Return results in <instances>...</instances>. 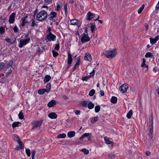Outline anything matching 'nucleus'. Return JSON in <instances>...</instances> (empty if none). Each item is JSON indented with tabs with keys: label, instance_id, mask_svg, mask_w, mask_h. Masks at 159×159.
Here are the masks:
<instances>
[{
	"label": "nucleus",
	"instance_id": "b1692460",
	"mask_svg": "<svg viewBox=\"0 0 159 159\" xmlns=\"http://www.w3.org/2000/svg\"><path fill=\"white\" fill-rule=\"evenodd\" d=\"M75 134V132L74 131L69 132L67 134V136L70 138L74 137Z\"/></svg>",
	"mask_w": 159,
	"mask_h": 159
},
{
	"label": "nucleus",
	"instance_id": "4be33fe9",
	"mask_svg": "<svg viewBox=\"0 0 159 159\" xmlns=\"http://www.w3.org/2000/svg\"><path fill=\"white\" fill-rule=\"evenodd\" d=\"M104 139L105 143L106 144H111V146H113V143L112 142L110 141L108 138L106 137H105Z\"/></svg>",
	"mask_w": 159,
	"mask_h": 159
},
{
	"label": "nucleus",
	"instance_id": "3c124183",
	"mask_svg": "<svg viewBox=\"0 0 159 159\" xmlns=\"http://www.w3.org/2000/svg\"><path fill=\"white\" fill-rule=\"evenodd\" d=\"M36 153V151L34 150H33L31 152V156L32 158H34V156Z\"/></svg>",
	"mask_w": 159,
	"mask_h": 159
},
{
	"label": "nucleus",
	"instance_id": "a19ab883",
	"mask_svg": "<svg viewBox=\"0 0 159 159\" xmlns=\"http://www.w3.org/2000/svg\"><path fill=\"white\" fill-rule=\"evenodd\" d=\"M53 56L54 57H56L57 56L59 55V53L57 52L52 50V51Z\"/></svg>",
	"mask_w": 159,
	"mask_h": 159
},
{
	"label": "nucleus",
	"instance_id": "4d7b16f0",
	"mask_svg": "<svg viewBox=\"0 0 159 159\" xmlns=\"http://www.w3.org/2000/svg\"><path fill=\"white\" fill-rule=\"evenodd\" d=\"M64 8L65 10V12L66 14H67V6L66 4H65L64 6Z\"/></svg>",
	"mask_w": 159,
	"mask_h": 159
},
{
	"label": "nucleus",
	"instance_id": "1a4fd4ad",
	"mask_svg": "<svg viewBox=\"0 0 159 159\" xmlns=\"http://www.w3.org/2000/svg\"><path fill=\"white\" fill-rule=\"evenodd\" d=\"M80 106L83 107H87L89 109V102L87 101H83L80 102Z\"/></svg>",
	"mask_w": 159,
	"mask_h": 159
},
{
	"label": "nucleus",
	"instance_id": "aec40b11",
	"mask_svg": "<svg viewBox=\"0 0 159 159\" xmlns=\"http://www.w3.org/2000/svg\"><path fill=\"white\" fill-rule=\"evenodd\" d=\"M5 40L7 43H8L11 44H13L16 43V38H15L14 39L12 40L11 41V39L9 38H6L5 39Z\"/></svg>",
	"mask_w": 159,
	"mask_h": 159
},
{
	"label": "nucleus",
	"instance_id": "dca6fc26",
	"mask_svg": "<svg viewBox=\"0 0 159 159\" xmlns=\"http://www.w3.org/2000/svg\"><path fill=\"white\" fill-rule=\"evenodd\" d=\"M57 13L55 11H52L50 14V17L48 18V20H52L53 18H56L57 16Z\"/></svg>",
	"mask_w": 159,
	"mask_h": 159
},
{
	"label": "nucleus",
	"instance_id": "412c9836",
	"mask_svg": "<svg viewBox=\"0 0 159 159\" xmlns=\"http://www.w3.org/2000/svg\"><path fill=\"white\" fill-rule=\"evenodd\" d=\"M143 61L142 63L141 64V66L142 67H145L146 68V69L145 70V72H146L148 71V66L145 65L146 61L144 58H143Z\"/></svg>",
	"mask_w": 159,
	"mask_h": 159
},
{
	"label": "nucleus",
	"instance_id": "cd10ccee",
	"mask_svg": "<svg viewBox=\"0 0 159 159\" xmlns=\"http://www.w3.org/2000/svg\"><path fill=\"white\" fill-rule=\"evenodd\" d=\"M133 115V111L132 110H130L127 114L126 116L128 119H130Z\"/></svg>",
	"mask_w": 159,
	"mask_h": 159
},
{
	"label": "nucleus",
	"instance_id": "e433bc0d",
	"mask_svg": "<svg viewBox=\"0 0 159 159\" xmlns=\"http://www.w3.org/2000/svg\"><path fill=\"white\" fill-rule=\"evenodd\" d=\"M89 52L85 53L84 57V60L89 61Z\"/></svg>",
	"mask_w": 159,
	"mask_h": 159
},
{
	"label": "nucleus",
	"instance_id": "9d476101",
	"mask_svg": "<svg viewBox=\"0 0 159 159\" xmlns=\"http://www.w3.org/2000/svg\"><path fill=\"white\" fill-rule=\"evenodd\" d=\"M97 28L94 22L90 23V30L91 32L93 34L95 31L97 30Z\"/></svg>",
	"mask_w": 159,
	"mask_h": 159
},
{
	"label": "nucleus",
	"instance_id": "bb28decb",
	"mask_svg": "<svg viewBox=\"0 0 159 159\" xmlns=\"http://www.w3.org/2000/svg\"><path fill=\"white\" fill-rule=\"evenodd\" d=\"M46 89L45 90L46 91V92H48L50 91L51 88V84L50 83L47 84L46 85Z\"/></svg>",
	"mask_w": 159,
	"mask_h": 159
},
{
	"label": "nucleus",
	"instance_id": "39448f33",
	"mask_svg": "<svg viewBox=\"0 0 159 159\" xmlns=\"http://www.w3.org/2000/svg\"><path fill=\"white\" fill-rule=\"evenodd\" d=\"M56 36L52 34L51 32L47 36V39L49 41H54L56 39Z\"/></svg>",
	"mask_w": 159,
	"mask_h": 159
},
{
	"label": "nucleus",
	"instance_id": "6e6d98bb",
	"mask_svg": "<svg viewBox=\"0 0 159 159\" xmlns=\"http://www.w3.org/2000/svg\"><path fill=\"white\" fill-rule=\"evenodd\" d=\"M153 126H151L150 127L149 133L153 134Z\"/></svg>",
	"mask_w": 159,
	"mask_h": 159
},
{
	"label": "nucleus",
	"instance_id": "8fccbe9b",
	"mask_svg": "<svg viewBox=\"0 0 159 159\" xmlns=\"http://www.w3.org/2000/svg\"><path fill=\"white\" fill-rule=\"evenodd\" d=\"M95 91L94 89H92L90 91V96H93L95 93Z\"/></svg>",
	"mask_w": 159,
	"mask_h": 159
},
{
	"label": "nucleus",
	"instance_id": "e2e57ef3",
	"mask_svg": "<svg viewBox=\"0 0 159 159\" xmlns=\"http://www.w3.org/2000/svg\"><path fill=\"white\" fill-rule=\"evenodd\" d=\"M57 10L58 11H59L61 9L60 6L59 4H58L57 5Z\"/></svg>",
	"mask_w": 159,
	"mask_h": 159
},
{
	"label": "nucleus",
	"instance_id": "680f3d73",
	"mask_svg": "<svg viewBox=\"0 0 159 159\" xmlns=\"http://www.w3.org/2000/svg\"><path fill=\"white\" fill-rule=\"evenodd\" d=\"M52 0H44V1L48 4H49L52 2Z\"/></svg>",
	"mask_w": 159,
	"mask_h": 159
},
{
	"label": "nucleus",
	"instance_id": "09e8293b",
	"mask_svg": "<svg viewBox=\"0 0 159 159\" xmlns=\"http://www.w3.org/2000/svg\"><path fill=\"white\" fill-rule=\"evenodd\" d=\"M80 64L78 63H75V65L74 66V67L73 69V71H74V70H75V69L77 68L79 66Z\"/></svg>",
	"mask_w": 159,
	"mask_h": 159
},
{
	"label": "nucleus",
	"instance_id": "f704fd0d",
	"mask_svg": "<svg viewBox=\"0 0 159 159\" xmlns=\"http://www.w3.org/2000/svg\"><path fill=\"white\" fill-rule=\"evenodd\" d=\"M5 32V27L1 26L0 27V34H3Z\"/></svg>",
	"mask_w": 159,
	"mask_h": 159
},
{
	"label": "nucleus",
	"instance_id": "79ce46f5",
	"mask_svg": "<svg viewBox=\"0 0 159 159\" xmlns=\"http://www.w3.org/2000/svg\"><path fill=\"white\" fill-rule=\"evenodd\" d=\"M26 153L28 157H30L31 154L30 150L29 148H27L25 149Z\"/></svg>",
	"mask_w": 159,
	"mask_h": 159
},
{
	"label": "nucleus",
	"instance_id": "49530a36",
	"mask_svg": "<svg viewBox=\"0 0 159 159\" xmlns=\"http://www.w3.org/2000/svg\"><path fill=\"white\" fill-rule=\"evenodd\" d=\"M81 151L85 154H88L89 153V151L85 148L82 149L81 150Z\"/></svg>",
	"mask_w": 159,
	"mask_h": 159
},
{
	"label": "nucleus",
	"instance_id": "f3484780",
	"mask_svg": "<svg viewBox=\"0 0 159 159\" xmlns=\"http://www.w3.org/2000/svg\"><path fill=\"white\" fill-rule=\"evenodd\" d=\"M27 16H25L21 19V25L22 27L24 26L28 23V21L26 20Z\"/></svg>",
	"mask_w": 159,
	"mask_h": 159
},
{
	"label": "nucleus",
	"instance_id": "5701e85b",
	"mask_svg": "<svg viewBox=\"0 0 159 159\" xmlns=\"http://www.w3.org/2000/svg\"><path fill=\"white\" fill-rule=\"evenodd\" d=\"M21 123L18 121L14 122L12 125V127L14 128L16 127H18L20 126Z\"/></svg>",
	"mask_w": 159,
	"mask_h": 159
},
{
	"label": "nucleus",
	"instance_id": "0e129e2a",
	"mask_svg": "<svg viewBox=\"0 0 159 159\" xmlns=\"http://www.w3.org/2000/svg\"><path fill=\"white\" fill-rule=\"evenodd\" d=\"M80 111L76 110L75 111V113L76 115H78L80 114Z\"/></svg>",
	"mask_w": 159,
	"mask_h": 159
},
{
	"label": "nucleus",
	"instance_id": "f257e3e1",
	"mask_svg": "<svg viewBox=\"0 0 159 159\" xmlns=\"http://www.w3.org/2000/svg\"><path fill=\"white\" fill-rule=\"evenodd\" d=\"M48 16L47 11L41 10L37 14L36 18L37 20L43 22L47 19Z\"/></svg>",
	"mask_w": 159,
	"mask_h": 159
},
{
	"label": "nucleus",
	"instance_id": "f03ea898",
	"mask_svg": "<svg viewBox=\"0 0 159 159\" xmlns=\"http://www.w3.org/2000/svg\"><path fill=\"white\" fill-rule=\"evenodd\" d=\"M103 54L107 58L111 59L116 56V52L115 49H110L104 52Z\"/></svg>",
	"mask_w": 159,
	"mask_h": 159
},
{
	"label": "nucleus",
	"instance_id": "052dcab7",
	"mask_svg": "<svg viewBox=\"0 0 159 159\" xmlns=\"http://www.w3.org/2000/svg\"><path fill=\"white\" fill-rule=\"evenodd\" d=\"M149 138L150 139H151L152 137V134L151 133H149Z\"/></svg>",
	"mask_w": 159,
	"mask_h": 159
},
{
	"label": "nucleus",
	"instance_id": "774afa93",
	"mask_svg": "<svg viewBox=\"0 0 159 159\" xmlns=\"http://www.w3.org/2000/svg\"><path fill=\"white\" fill-rule=\"evenodd\" d=\"M62 98L65 99V100H66L68 99V97L66 96V95H64L62 97Z\"/></svg>",
	"mask_w": 159,
	"mask_h": 159
},
{
	"label": "nucleus",
	"instance_id": "6e6552de",
	"mask_svg": "<svg viewBox=\"0 0 159 159\" xmlns=\"http://www.w3.org/2000/svg\"><path fill=\"white\" fill-rule=\"evenodd\" d=\"M71 25H77L78 27H80L81 25L80 21L76 19H72L70 21Z\"/></svg>",
	"mask_w": 159,
	"mask_h": 159
},
{
	"label": "nucleus",
	"instance_id": "0eeeda50",
	"mask_svg": "<svg viewBox=\"0 0 159 159\" xmlns=\"http://www.w3.org/2000/svg\"><path fill=\"white\" fill-rule=\"evenodd\" d=\"M13 137L14 140L18 142V143L19 145L21 147V148H23V144H22V142L20 141V139L19 137L17 135L14 134L13 135Z\"/></svg>",
	"mask_w": 159,
	"mask_h": 159
},
{
	"label": "nucleus",
	"instance_id": "f8f14e48",
	"mask_svg": "<svg viewBox=\"0 0 159 159\" xmlns=\"http://www.w3.org/2000/svg\"><path fill=\"white\" fill-rule=\"evenodd\" d=\"M16 14L14 12L12 13L10 16L9 19V22L10 24H12L15 21V17Z\"/></svg>",
	"mask_w": 159,
	"mask_h": 159
},
{
	"label": "nucleus",
	"instance_id": "72a5a7b5",
	"mask_svg": "<svg viewBox=\"0 0 159 159\" xmlns=\"http://www.w3.org/2000/svg\"><path fill=\"white\" fill-rule=\"evenodd\" d=\"M153 124V119L152 116L151 117L149 118V127H151V126H153L152 125Z\"/></svg>",
	"mask_w": 159,
	"mask_h": 159
},
{
	"label": "nucleus",
	"instance_id": "13d9d810",
	"mask_svg": "<svg viewBox=\"0 0 159 159\" xmlns=\"http://www.w3.org/2000/svg\"><path fill=\"white\" fill-rule=\"evenodd\" d=\"M94 106V104H93L91 102H90V109L93 108Z\"/></svg>",
	"mask_w": 159,
	"mask_h": 159
},
{
	"label": "nucleus",
	"instance_id": "c03bdc74",
	"mask_svg": "<svg viewBox=\"0 0 159 159\" xmlns=\"http://www.w3.org/2000/svg\"><path fill=\"white\" fill-rule=\"evenodd\" d=\"M89 79V76H84L82 78V80L84 81H87Z\"/></svg>",
	"mask_w": 159,
	"mask_h": 159
},
{
	"label": "nucleus",
	"instance_id": "69168bd1",
	"mask_svg": "<svg viewBox=\"0 0 159 159\" xmlns=\"http://www.w3.org/2000/svg\"><path fill=\"white\" fill-rule=\"evenodd\" d=\"M100 95H101V96H103L104 95V92L103 91H101L100 92Z\"/></svg>",
	"mask_w": 159,
	"mask_h": 159
},
{
	"label": "nucleus",
	"instance_id": "ea45409f",
	"mask_svg": "<svg viewBox=\"0 0 159 159\" xmlns=\"http://www.w3.org/2000/svg\"><path fill=\"white\" fill-rule=\"evenodd\" d=\"M98 120V116H95L92 118L91 120V122L92 123L95 122L97 121Z\"/></svg>",
	"mask_w": 159,
	"mask_h": 159
},
{
	"label": "nucleus",
	"instance_id": "a878e982",
	"mask_svg": "<svg viewBox=\"0 0 159 159\" xmlns=\"http://www.w3.org/2000/svg\"><path fill=\"white\" fill-rule=\"evenodd\" d=\"M30 21L31 22V23L30 25V26L31 27H33L35 26H37V22L35 21L34 20H31Z\"/></svg>",
	"mask_w": 159,
	"mask_h": 159
},
{
	"label": "nucleus",
	"instance_id": "9b49d317",
	"mask_svg": "<svg viewBox=\"0 0 159 159\" xmlns=\"http://www.w3.org/2000/svg\"><path fill=\"white\" fill-rule=\"evenodd\" d=\"M99 18V16L98 15H96L90 12V20H93L94 21L98 20Z\"/></svg>",
	"mask_w": 159,
	"mask_h": 159
},
{
	"label": "nucleus",
	"instance_id": "de8ad7c7",
	"mask_svg": "<svg viewBox=\"0 0 159 159\" xmlns=\"http://www.w3.org/2000/svg\"><path fill=\"white\" fill-rule=\"evenodd\" d=\"M13 29L15 33H17L19 31L18 28L16 25L13 27Z\"/></svg>",
	"mask_w": 159,
	"mask_h": 159
},
{
	"label": "nucleus",
	"instance_id": "4c0bfd02",
	"mask_svg": "<svg viewBox=\"0 0 159 159\" xmlns=\"http://www.w3.org/2000/svg\"><path fill=\"white\" fill-rule=\"evenodd\" d=\"M108 157L110 158L114 159L115 157V155L112 153H111L108 154Z\"/></svg>",
	"mask_w": 159,
	"mask_h": 159
},
{
	"label": "nucleus",
	"instance_id": "473e14b6",
	"mask_svg": "<svg viewBox=\"0 0 159 159\" xmlns=\"http://www.w3.org/2000/svg\"><path fill=\"white\" fill-rule=\"evenodd\" d=\"M117 98L116 97L113 96L111 99V102L113 103H115L117 102Z\"/></svg>",
	"mask_w": 159,
	"mask_h": 159
},
{
	"label": "nucleus",
	"instance_id": "bf43d9fd",
	"mask_svg": "<svg viewBox=\"0 0 159 159\" xmlns=\"http://www.w3.org/2000/svg\"><path fill=\"white\" fill-rule=\"evenodd\" d=\"M87 20H89V11L88 12L87 15Z\"/></svg>",
	"mask_w": 159,
	"mask_h": 159
},
{
	"label": "nucleus",
	"instance_id": "7ed1b4c3",
	"mask_svg": "<svg viewBox=\"0 0 159 159\" xmlns=\"http://www.w3.org/2000/svg\"><path fill=\"white\" fill-rule=\"evenodd\" d=\"M27 39L24 40H20L19 42V46L20 48H22L24 46L28 44L30 40V39L28 37V34L25 35Z\"/></svg>",
	"mask_w": 159,
	"mask_h": 159
},
{
	"label": "nucleus",
	"instance_id": "6ab92c4d",
	"mask_svg": "<svg viewBox=\"0 0 159 159\" xmlns=\"http://www.w3.org/2000/svg\"><path fill=\"white\" fill-rule=\"evenodd\" d=\"M48 116L51 119H55L57 117V115L55 113L52 112L48 114Z\"/></svg>",
	"mask_w": 159,
	"mask_h": 159
},
{
	"label": "nucleus",
	"instance_id": "338daca9",
	"mask_svg": "<svg viewBox=\"0 0 159 159\" xmlns=\"http://www.w3.org/2000/svg\"><path fill=\"white\" fill-rule=\"evenodd\" d=\"M150 154H151V152L149 151H146V154L148 156L150 155Z\"/></svg>",
	"mask_w": 159,
	"mask_h": 159
},
{
	"label": "nucleus",
	"instance_id": "603ef678",
	"mask_svg": "<svg viewBox=\"0 0 159 159\" xmlns=\"http://www.w3.org/2000/svg\"><path fill=\"white\" fill-rule=\"evenodd\" d=\"M4 63H0V71H1L4 67Z\"/></svg>",
	"mask_w": 159,
	"mask_h": 159
},
{
	"label": "nucleus",
	"instance_id": "c85d7f7f",
	"mask_svg": "<svg viewBox=\"0 0 159 159\" xmlns=\"http://www.w3.org/2000/svg\"><path fill=\"white\" fill-rule=\"evenodd\" d=\"M45 92H46V91L45 90V89H39L38 91V93L40 95H42Z\"/></svg>",
	"mask_w": 159,
	"mask_h": 159
},
{
	"label": "nucleus",
	"instance_id": "4468645a",
	"mask_svg": "<svg viewBox=\"0 0 159 159\" xmlns=\"http://www.w3.org/2000/svg\"><path fill=\"white\" fill-rule=\"evenodd\" d=\"M73 59L72 58V55L70 52L68 53V56L67 59V63L68 64V67L70 66V64L72 61Z\"/></svg>",
	"mask_w": 159,
	"mask_h": 159
},
{
	"label": "nucleus",
	"instance_id": "ddd939ff",
	"mask_svg": "<svg viewBox=\"0 0 159 159\" xmlns=\"http://www.w3.org/2000/svg\"><path fill=\"white\" fill-rule=\"evenodd\" d=\"M89 40V38L86 34H84L81 38V41L82 43L88 41Z\"/></svg>",
	"mask_w": 159,
	"mask_h": 159
},
{
	"label": "nucleus",
	"instance_id": "20e7f679",
	"mask_svg": "<svg viewBox=\"0 0 159 159\" xmlns=\"http://www.w3.org/2000/svg\"><path fill=\"white\" fill-rule=\"evenodd\" d=\"M43 122V120H41L40 121L35 120L32 123V127L31 129H37L38 127H39L41 125Z\"/></svg>",
	"mask_w": 159,
	"mask_h": 159
},
{
	"label": "nucleus",
	"instance_id": "a211bd4d",
	"mask_svg": "<svg viewBox=\"0 0 159 159\" xmlns=\"http://www.w3.org/2000/svg\"><path fill=\"white\" fill-rule=\"evenodd\" d=\"M56 104V101L54 100L50 101L48 104V107H53Z\"/></svg>",
	"mask_w": 159,
	"mask_h": 159
},
{
	"label": "nucleus",
	"instance_id": "2eb2a0df",
	"mask_svg": "<svg viewBox=\"0 0 159 159\" xmlns=\"http://www.w3.org/2000/svg\"><path fill=\"white\" fill-rule=\"evenodd\" d=\"M159 39V36H156L154 38H150V42L151 44H153L156 43Z\"/></svg>",
	"mask_w": 159,
	"mask_h": 159
},
{
	"label": "nucleus",
	"instance_id": "a18cd8bd",
	"mask_svg": "<svg viewBox=\"0 0 159 159\" xmlns=\"http://www.w3.org/2000/svg\"><path fill=\"white\" fill-rule=\"evenodd\" d=\"M89 134V133H85L80 138V139L81 140L86 137H88Z\"/></svg>",
	"mask_w": 159,
	"mask_h": 159
},
{
	"label": "nucleus",
	"instance_id": "5fc2aeb1",
	"mask_svg": "<svg viewBox=\"0 0 159 159\" xmlns=\"http://www.w3.org/2000/svg\"><path fill=\"white\" fill-rule=\"evenodd\" d=\"M11 72H12V70H11V69H10V70H9L8 71V72H6V75L7 76L9 75H10V74H11Z\"/></svg>",
	"mask_w": 159,
	"mask_h": 159
},
{
	"label": "nucleus",
	"instance_id": "864d4df0",
	"mask_svg": "<svg viewBox=\"0 0 159 159\" xmlns=\"http://www.w3.org/2000/svg\"><path fill=\"white\" fill-rule=\"evenodd\" d=\"M95 70L93 69V71L92 72L90 73V78L91 77L93 76L94 75L95 73Z\"/></svg>",
	"mask_w": 159,
	"mask_h": 159
},
{
	"label": "nucleus",
	"instance_id": "7c9ffc66",
	"mask_svg": "<svg viewBox=\"0 0 159 159\" xmlns=\"http://www.w3.org/2000/svg\"><path fill=\"white\" fill-rule=\"evenodd\" d=\"M145 5L144 4H143L139 8L138 10V12L139 14H140L143 10L144 8Z\"/></svg>",
	"mask_w": 159,
	"mask_h": 159
},
{
	"label": "nucleus",
	"instance_id": "37998d69",
	"mask_svg": "<svg viewBox=\"0 0 159 159\" xmlns=\"http://www.w3.org/2000/svg\"><path fill=\"white\" fill-rule=\"evenodd\" d=\"M55 47L54 48L55 50L58 51L60 48V43H59L57 44H55Z\"/></svg>",
	"mask_w": 159,
	"mask_h": 159
},
{
	"label": "nucleus",
	"instance_id": "c9c22d12",
	"mask_svg": "<svg viewBox=\"0 0 159 159\" xmlns=\"http://www.w3.org/2000/svg\"><path fill=\"white\" fill-rule=\"evenodd\" d=\"M18 117L20 119V120L22 119H23L24 117V115L22 111H21L20 112L19 114H18Z\"/></svg>",
	"mask_w": 159,
	"mask_h": 159
},
{
	"label": "nucleus",
	"instance_id": "c756f323",
	"mask_svg": "<svg viewBox=\"0 0 159 159\" xmlns=\"http://www.w3.org/2000/svg\"><path fill=\"white\" fill-rule=\"evenodd\" d=\"M66 135L65 133L59 134L57 136V138L58 139L64 138L66 137Z\"/></svg>",
	"mask_w": 159,
	"mask_h": 159
},
{
	"label": "nucleus",
	"instance_id": "423d86ee",
	"mask_svg": "<svg viewBox=\"0 0 159 159\" xmlns=\"http://www.w3.org/2000/svg\"><path fill=\"white\" fill-rule=\"evenodd\" d=\"M128 88L129 87L128 84L125 83L120 86L119 89L121 93H124L126 92Z\"/></svg>",
	"mask_w": 159,
	"mask_h": 159
},
{
	"label": "nucleus",
	"instance_id": "2f4dec72",
	"mask_svg": "<svg viewBox=\"0 0 159 159\" xmlns=\"http://www.w3.org/2000/svg\"><path fill=\"white\" fill-rule=\"evenodd\" d=\"M145 57H151L152 58L153 57V56L152 53L149 52L146 54Z\"/></svg>",
	"mask_w": 159,
	"mask_h": 159
},
{
	"label": "nucleus",
	"instance_id": "393cba45",
	"mask_svg": "<svg viewBox=\"0 0 159 159\" xmlns=\"http://www.w3.org/2000/svg\"><path fill=\"white\" fill-rule=\"evenodd\" d=\"M51 79V77L49 75H46L44 78V82L45 83L48 82Z\"/></svg>",
	"mask_w": 159,
	"mask_h": 159
},
{
	"label": "nucleus",
	"instance_id": "58836bf2",
	"mask_svg": "<svg viewBox=\"0 0 159 159\" xmlns=\"http://www.w3.org/2000/svg\"><path fill=\"white\" fill-rule=\"evenodd\" d=\"M100 110V107L99 106H96L95 107V111L96 113L98 112Z\"/></svg>",
	"mask_w": 159,
	"mask_h": 159
}]
</instances>
